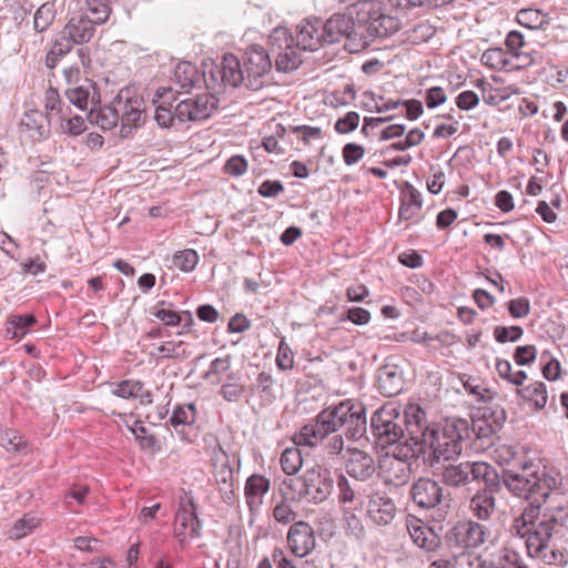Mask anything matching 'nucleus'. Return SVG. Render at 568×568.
Wrapping results in <instances>:
<instances>
[{
    "label": "nucleus",
    "instance_id": "obj_49",
    "mask_svg": "<svg viewBox=\"0 0 568 568\" xmlns=\"http://www.w3.org/2000/svg\"><path fill=\"white\" fill-rule=\"evenodd\" d=\"M480 417L485 424H488L493 428L499 430L506 420V412L498 405L485 406L480 409Z\"/></svg>",
    "mask_w": 568,
    "mask_h": 568
},
{
    "label": "nucleus",
    "instance_id": "obj_64",
    "mask_svg": "<svg viewBox=\"0 0 568 568\" xmlns=\"http://www.w3.org/2000/svg\"><path fill=\"white\" fill-rule=\"evenodd\" d=\"M247 166L248 164L244 156L233 155L226 161L224 171L230 175L241 176L247 171Z\"/></svg>",
    "mask_w": 568,
    "mask_h": 568
},
{
    "label": "nucleus",
    "instance_id": "obj_56",
    "mask_svg": "<svg viewBox=\"0 0 568 568\" xmlns=\"http://www.w3.org/2000/svg\"><path fill=\"white\" fill-rule=\"evenodd\" d=\"M359 114L355 111L347 112L343 118H339L335 124L334 129L339 134H347L357 129L359 124Z\"/></svg>",
    "mask_w": 568,
    "mask_h": 568
},
{
    "label": "nucleus",
    "instance_id": "obj_52",
    "mask_svg": "<svg viewBox=\"0 0 568 568\" xmlns=\"http://www.w3.org/2000/svg\"><path fill=\"white\" fill-rule=\"evenodd\" d=\"M39 525L37 517L24 515L17 520L11 529V538L20 539L30 534Z\"/></svg>",
    "mask_w": 568,
    "mask_h": 568
},
{
    "label": "nucleus",
    "instance_id": "obj_25",
    "mask_svg": "<svg viewBox=\"0 0 568 568\" xmlns=\"http://www.w3.org/2000/svg\"><path fill=\"white\" fill-rule=\"evenodd\" d=\"M503 479L504 470L500 475L493 465L486 462H476L474 481L484 483V487L478 489V491H485L488 495L495 497V495L498 494L504 486Z\"/></svg>",
    "mask_w": 568,
    "mask_h": 568
},
{
    "label": "nucleus",
    "instance_id": "obj_31",
    "mask_svg": "<svg viewBox=\"0 0 568 568\" xmlns=\"http://www.w3.org/2000/svg\"><path fill=\"white\" fill-rule=\"evenodd\" d=\"M176 84L185 91L201 88V73L195 64L187 61L179 62L174 70Z\"/></svg>",
    "mask_w": 568,
    "mask_h": 568
},
{
    "label": "nucleus",
    "instance_id": "obj_23",
    "mask_svg": "<svg viewBox=\"0 0 568 568\" xmlns=\"http://www.w3.org/2000/svg\"><path fill=\"white\" fill-rule=\"evenodd\" d=\"M142 100L139 98L126 99L123 101L121 97L116 98L121 120V135L128 136L132 128L140 125L142 121Z\"/></svg>",
    "mask_w": 568,
    "mask_h": 568
},
{
    "label": "nucleus",
    "instance_id": "obj_14",
    "mask_svg": "<svg viewBox=\"0 0 568 568\" xmlns=\"http://www.w3.org/2000/svg\"><path fill=\"white\" fill-rule=\"evenodd\" d=\"M476 462H462L459 464L439 465L437 474L442 485L452 488H460L474 481Z\"/></svg>",
    "mask_w": 568,
    "mask_h": 568
},
{
    "label": "nucleus",
    "instance_id": "obj_48",
    "mask_svg": "<svg viewBox=\"0 0 568 568\" xmlns=\"http://www.w3.org/2000/svg\"><path fill=\"white\" fill-rule=\"evenodd\" d=\"M338 489V500L342 504L353 503L357 496H361L359 487L352 484L344 475L339 474L336 479Z\"/></svg>",
    "mask_w": 568,
    "mask_h": 568
},
{
    "label": "nucleus",
    "instance_id": "obj_19",
    "mask_svg": "<svg viewBox=\"0 0 568 568\" xmlns=\"http://www.w3.org/2000/svg\"><path fill=\"white\" fill-rule=\"evenodd\" d=\"M345 470L348 476L358 481L371 479L375 471L376 465L372 455L359 449H351L349 457L345 463Z\"/></svg>",
    "mask_w": 568,
    "mask_h": 568
},
{
    "label": "nucleus",
    "instance_id": "obj_13",
    "mask_svg": "<svg viewBox=\"0 0 568 568\" xmlns=\"http://www.w3.org/2000/svg\"><path fill=\"white\" fill-rule=\"evenodd\" d=\"M323 21L318 18L305 19L296 26L294 44L304 51H316L326 43Z\"/></svg>",
    "mask_w": 568,
    "mask_h": 568
},
{
    "label": "nucleus",
    "instance_id": "obj_22",
    "mask_svg": "<svg viewBox=\"0 0 568 568\" xmlns=\"http://www.w3.org/2000/svg\"><path fill=\"white\" fill-rule=\"evenodd\" d=\"M376 386L384 396L392 397L404 388L402 369L393 364H386L378 368Z\"/></svg>",
    "mask_w": 568,
    "mask_h": 568
},
{
    "label": "nucleus",
    "instance_id": "obj_4",
    "mask_svg": "<svg viewBox=\"0 0 568 568\" xmlns=\"http://www.w3.org/2000/svg\"><path fill=\"white\" fill-rule=\"evenodd\" d=\"M334 484V473L329 468L314 465L303 475L283 480L281 491L285 498L295 501L321 504L332 494Z\"/></svg>",
    "mask_w": 568,
    "mask_h": 568
},
{
    "label": "nucleus",
    "instance_id": "obj_38",
    "mask_svg": "<svg viewBox=\"0 0 568 568\" xmlns=\"http://www.w3.org/2000/svg\"><path fill=\"white\" fill-rule=\"evenodd\" d=\"M143 388L144 384L140 381L124 379L114 385L112 394L124 399H132L143 396L151 397L150 392H146L145 395L142 394Z\"/></svg>",
    "mask_w": 568,
    "mask_h": 568
},
{
    "label": "nucleus",
    "instance_id": "obj_12",
    "mask_svg": "<svg viewBox=\"0 0 568 568\" xmlns=\"http://www.w3.org/2000/svg\"><path fill=\"white\" fill-rule=\"evenodd\" d=\"M212 464L214 468V478L219 486L222 499L231 504L234 499V468L231 466L229 454L221 445L213 450Z\"/></svg>",
    "mask_w": 568,
    "mask_h": 568
},
{
    "label": "nucleus",
    "instance_id": "obj_29",
    "mask_svg": "<svg viewBox=\"0 0 568 568\" xmlns=\"http://www.w3.org/2000/svg\"><path fill=\"white\" fill-rule=\"evenodd\" d=\"M242 64L243 63H241V61L232 53L223 55L220 64L221 70L219 72H222V81H224V85L235 88L243 83L246 87V77Z\"/></svg>",
    "mask_w": 568,
    "mask_h": 568
},
{
    "label": "nucleus",
    "instance_id": "obj_54",
    "mask_svg": "<svg viewBox=\"0 0 568 568\" xmlns=\"http://www.w3.org/2000/svg\"><path fill=\"white\" fill-rule=\"evenodd\" d=\"M231 367V356L226 355L225 357H217L213 359L210 364L209 371L205 374V378L215 377L212 379V383L217 384L221 382V374L227 372Z\"/></svg>",
    "mask_w": 568,
    "mask_h": 568
},
{
    "label": "nucleus",
    "instance_id": "obj_6",
    "mask_svg": "<svg viewBox=\"0 0 568 568\" xmlns=\"http://www.w3.org/2000/svg\"><path fill=\"white\" fill-rule=\"evenodd\" d=\"M490 536V530L483 524L466 519L459 520L447 530L444 540L450 551L467 552V549H477Z\"/></svg>",
    "mask_w": 568,
    "mask_h": 568
},
{
    "label": "nucleus",
    "instance_id": "obj_59",
    "mask_svg": "<svg viewBox=\"0 0 568 568\" xmlns=\"http://www.w3.org/2000/svg\"><path fill=\"white\" fill-rule=\"evenodd\" d=\"M536 475L540 483V491L537 495L546 500V498L549 496V491L557 487L558 481L555 476L548 475L544 470H540L539 464H536Z\"/></svg>",
    "mask_w": 568,
    "mask_h": 568
},
{
    "label": "nucleus",
    "instance_id": "obj_40",
    "mask_svg": "<svg viewBox=\"0 0 568 568\" xmlns=\"http://www.w3.org/2000/svg\"><path fill=\"white\" fill-rule=\"evenodd\" d=\"M300 445L285 448L281 455V467L286 475H295L303 465L302 452Z\"/></svg>",
    "mask_w": 568,
    "mask_h": 568
},
{
    "label": "nucleus",
    "instance_id": "obj_60",
    "mask_svg": "<svg viewBox=\"0 0 568 568\" xmlns=\"http://www.w3.org/2000/svg\"><path fill=\"white\" fill-rule=\"evenodd\" d=\"M507 308L511 317L514 318H523L529 315L530 313V303L527 297H518L510 300L507 303Z\"/></svg>",
    "mask_w": 568,
    "mask_h": 568
},
{
    "label": "nucleus",
    "instance_id": "obj_3",
    "mask_svg": "<svg viewBox=\"0 0 568 568\" xmlns=\"http://www.w3.org/2000/svg\"><path fill=\"white\" fill-rule=\"evenodd\" d=\"M412 406L419 405L410 403L406 405L403 413L400 407L393 403L385 404L376 409L371 416L367 440L381 449L396 446V449L399 450L402 439L407 436L405 445L410 447L408 440V423L410 420L407 414Z\"/></svg>",
    "mask_w": 568,
    "mask_h": 568
},
{
    "label": "nucleus",
    "instance_id": "obj_37",
    "mask_svg": "<svg viewBox=\"0 0 568 568\" xmlns=\"http://www.w3.org/2000/svg\"><path fill=\"white\" fill-rule=\"evenodd\" d=\"M87 13L90 20L95 24L105 23L112 12L110 0H85Z\"/></svg>",
    "mask_w": 568,
    "mask_h": 568
},
{
    "label": "nucleus",
    "instance_id": "obj_26",
    "mask_svg": "<svg viewBox=\"0 0 568 568\" xmlns=\"http://www.w3.org/2000/svg\"><path fill=\"white\" fill-rule=\"evenodd\" d=\"M352 417H348L347 425L344 429L345 436L349 440H359L365 437L367 439L369 427H367L366 408L362 403L354 402Z\"/></svg>",
    "mask_w": 568,
    "mask_h": 568
},
{
    "label": "nucleus",
    "instance_id": "obj_33",
    "mask_svg": "<svg viewBox=\"0 0 568 568\" xmlns=\"http://www.w3.org/2000/svg\"><path fill=\"white\" fill-rule=\"evenodd\" d=\"M469 509L478 520H489L496 509V499L485 491L480 493L477 490L470 499Z\"/></svg>",
    "mask_w": 568,
    "mask_h": 568
},
{
    "label": "nucleus",
    "instance_id": "obj_36",
    "mask_svg": "<svg viewBox=\"0 0 568 568\" xmlns=\"http://www.w3.org/2000/svg\"><path fill=\"white\" fill-rule=\"evenodd\" d=\"M517 394L525 400L532 403L536 409H542L547 404V387L542 382H536L517 389Z\"/></svg>",
    "mask_w": 568,
    "mask_h": 568
},
{
    "label": "nucleus",
    "instance_id": "obj_30",
    "mask_svg": "<svg viewBox=\"0 0 568 568\" xmlns=\"http://www.w3.org/2000/svg\"><path fill=\"white\" fill-rule=\"evenodd\" d=\"M50 119L38 110H30L21 120V126L30 132L33 140H41L50 133Z\"/></svg>",
    "mask_w": 568,
    "mask_h": 568
},
{
    "label": "nucleus",
    "instance_id": "obj_57",
    "mask_svg": "<svg viewBox=\"0 0 568 568\" xmlns=\"http://www.w3.org/2000/svg\"><path fill=\"white\" fill-rule=\"evenodd\" d=\"M62 99L57 89L49 88L44 94L45 115L51 120L55 112H61Z\"/></svg>",
    "mask_w": 568,
    "mask_h": 568
},
{
    "label": "nucleus",
    "instance_id": "obj_28",
    "mask_svg": "<svg viewBox=\"0 0 568 568\" xmlns=\"http://www.w3.org/2000/svg\"><path fill=\"white\" fill-rule=\"evenodd\" d=\"M270 486V479L260 474H253L246 479L244 495L250 509L262 505L263 497L268 491Z\"/></svg>",
    "mask_w": 568,
    "mask_h": 568
},
{
    "label": "nucleus",
    "instance_id": "obj_51",
    "mask_svg": "<svg viewBox=\"0 0 568 568\" xmlns=\"http://www.w3.org/2000/svg\"><path fill=\"white\" fill-rule=\"evenodd\" d=\"M158 352L162 358L185 359L189 352L183 347V342L169 341L158 347Z\"/></svg>",
    "mask_w": 568,
    "mask_h": 568
},
{
    "label": "nucleus",
    "instance_id": "obj_53",
    "mask_svg": "<svg viewBox=\"0 0 568 568\" xmlns=\"http://www.w3.org/2000/svg\"><path fill=\"white\" fill-rule=\"evenodd\" d=\"M523 334L524 329L518 325L496 326L494 328V337L500 344H505L507 342L515 343L521 338Z\"/></svg>",
    "mask_w": 568,
    "mask_h": 568
},
{
    "label": "nucleus",
    "instance_id": "obj_21",
    "mask_svg": "<svg viewBox=\"0 0 568 568\" xmlns=\"http://www.w3.org/2000/svg\"><path fill=\"white\" fill-rule=\"evenodd\" d=\"M64 95L69 103L73 104L79 110H85L89 103L91 108H95V105L100 103V94L97 84L90 79H84L81 84L69 88L65 90Z\"/></svg>",
    "mask_w": 568,
    "mask_h": 568
},
{
    "label": "nucleus",
    "instance_id": "obj_61",
    "mask_svg": "<svg viewBox=\"0 0 568 568\" xmlns=\"http://www.w3.org/2000/svg\"><path fill=\"white\" fill-rule=\"evenodd\" d=\"M365 154V149L357 143L349 142L343 146L342 155L346 165L356 164Z\"/></svg>",
    "mask_w": 568,
    "mask_h": 568
},
{
    "label": "nucleus",
    "instance_id": "obj_55",
    "mask_svg": "<svg viewBox=\"0 0 568 568\" xmlns=\"http://www.w3.org/2000/svg\"><path fill=\"white\" fill-rule=\"evenodd\" d=\"M132 433L142 449L150 452L159 449L156 438L153 435L148 434V429L143 425H136L132 428Z\"/></svg>",
    "mask_w": 568,
    "mask_h": 568
},
{
    "label": "nucleus",
    "instance_id": "obj_45",
    "mask_svg": "<svg viewBox=\"0 0 568 568\" xmlns=\"http://www.w3.org/2000/svg\"><path fill=\"white\" fill-rule=\"evenodd\" d=\"M480 61L490 69L500 70L510 64L508 53L500 48H490L484 51Z\"/></svg>",
    "mask_w": 568,
    "mask_h": 568
},
{
    "label": "nucleus",
    "instance_id": "obj_39",
    "mask_svg": "<svg viewBox=\"0 0 568 568\" xmlns=\"http://www.w3.org/2000/svg\"><path fill=\"white\" fill-rule=\"evenodd\" d=\"M171 306L172 304L166 301H159L150 313L165 326H178L182 322V315L172 310Z\"/></svg>",
    "mask_w": 568,
    "mask_h": 568
},
{
    "label": "nucleus",
    "instance_id": "obj_42",
    "mask_svg": "<svg viewBox=\"0 0 568 568\" xmlns=\"http://www.w3.org/2000/svg\"><path fill=\"white\" fill-rule=\"evenodd\" d=\"M204 69L201 73V84L211 92H220V90L224 87V81H222V72H216L221 70L220 64H204Z\"/></svg>",
    "mask_w": 568,
    "mask_h": 568
},
{
    "label": "nucleus",
    "instance_id": "obj_34",
    "mask_svg": "<svg viewBox=\"0 0 568 568\" xmlns=\"http://www.w3.org/2000/svg\"><path fill=\"white\" fill-rule=\"evenodd\" d=\"M534 559L538 560L539 568H568V550L561 547H548Z\"/></svg>",
    "mask_w": 568,
    "mask_h": 568
},
{
    "label": "nucleus",
    "instance_id": "obj_10",
    "mask_svg": "<svg viewBox=\"0 0 568 568\" xmlns=\"http://www.w3.org/2000/svg\"><path fill=\"white\" fill-rule=\"evenodd\" d=\"M203 524L199 518L196 504L191 494L184 493L179 501L175 514L173 535L181 546H184L187 538L194 539L202 536Z\"/></svg>",
    "mask_w": 568,
    "mask_h": 568
},
{
    "label": "nucleus",
    "instance_id": "obj_20",
    "mask_svg": "<svg viewBox=\"0 0 568 568\" xmlns=\"http://www.w3.org/2000/svg\"><path fill=\"white\" fill-rule=\"evenodd\" d=\"M407 530L413 542L427 552L437 551L442 545L440 537L420 519L414 518L407 524Z\"/></svg>",
    "mask_w": 568,
    "mask_h": 568
},
{
    "label": "nucleus",
    "instance_id": "obj_1",
    "mask_svg": "<svg viewBox=\"0 0 568 568\" xmlns=\"http://www.w3.org/2000/svg\"><path fill=\"white\" fill-rule=\"evenodd\" d=\"M327 44L345 40L344 49L351 53L365 50L374 39L386 38L398 31V19L382 12L372 0L348 6L344 12L332 14L323 21Z\"/></svg>",
    "mask_w": 568,
    "mask_h": 568
},
{
    "label": "nucleus",
    "instance_id": "obj_32",
    "mask_svg": "<svg viewBox=\"0 0 568 568\" xmlns=\"http://www.w3.org/2000/svg\"><path fill=\"white\" fill-rule=\"evenodd\" d=\"M36 323L37 318L33 314L10 315L6 322V338L18 341L23 338Z\"/></svg>",
    "mask_w": 568,
    "mask_h": 568
},
{
    "label": "nucleus",
    "instance_id": "obj_5",
    "mask_svg": "<svg viewBox=\"0 0 568 568\" xmlns=\"http://www.w3.org/2000/svg\"><path fill=\"white\" fill-rule=\"evenodd\" d=\"M337 415L336 405L324 408L294 435V444L308 447L322 444L326 437L339 430V416Z\"/></svg>",
    "mask_w": 568,
    "mask_h": 568
},
{
    "label": "nucleus",
    "instance_id": "obj_50",
    "mask_svg": "<svg viewBox=\"0 0 568 568\" xmlns=\"http://www.w3.org/2000/svg\"><path fill=\"white\" fill-rule=\"evenodd\" d=\"M517 17L519 23L529 29H540L547 23L546 16L537 9H523Z\"/></svg>",
    "mask_w": 568,
    "mask_h": 568
},
{
    "label": "nucleus",
    "instance_id": "obj_16",
    "mask_svg": "<svg viewBox=\"0 0 568 568\" xmlns=\"http://www.w3.org/2000/svg\"><path fill=\"white\" fill-rule=\"evenodd\" d=\"M287 544L291 551L300 558L311 554L315 548V536L311 525L303 520L294 523L287 532Z\"/></svg>",
    "mask_w": 568,
    "mask_h": 568
},
{
    "label": "nucleus",
    "instance_id": "obj_8",
    "mask_svg": "<svg viewBox=\"0 0 568 568\" xmlns=\"http://www.w3.org/2000/svg\"><path fill=\"white\" fill-rule=\"evenodd\" d=\"M242 60L247 89L258 91L270 83L268 74L272 69L270 51L260 44H253L244 51Z\"/></svg>",
    "mask_w": 568,
    "mask_h": 568
},
{
    "label": "nucleus",
    "instance_id": "obj_58",
    "mask_svg": "<svg viewBox=\"0 0 568 568\" xmlns=\"http://www.w3.org/2000/svg\"><path fill=\"white\" fill-rule=\"evenodd\" d=\"M537 357L535 345L517 346L514 353V361L519 366L530 365Z\"/></svg>",
    "mask_w": 568,
    "mask_h": 568
},
{
    "label": "nucleus",
    "instance_id": "obj_9",
    "mask_svg": "<svg viewBox=\"0 0 568 568\" xmlns=\"http://www.w3.org/2000/svg\"><path fill=\"white\" fill-rule=\"evenodd\" d=\"M519 473L504 469V487L515 497L531 499L540 491L539 478L536 475V463L531 459L520 464Z\"/></svg>",
    "mask_w": 568,
    "mask_h": 568
},
{
    "label": "nucleus",
    "instance_id": "obj_43",
    "mask_svg": "<svg viewBox=\"0 0 568 568\" xmlns=\"http://www.w3.org/2000/svg\"><path fill=\"white\" fill-rule=\"evenodd\" d=\"M72 45L73 44L67 39V36L60 34L47 53L45 65L49 69H54L61 58L71 51Z\"/></svg>",
    "mask_w": 568,
    "mask_h": 568
},
{
    "label": "nucleus",
    "instance_id": "obj_7",
    "mask_svg": "<svg viewBox=\"0 0 568 568\" xmlns=\"http://www.w3.org/2000/svg\"><path fill=\"white\" fill-rule=\"evenodd\" d=\"M294 37L287 28L277 27L268 37V51L275 60L276 71L288 73L296 70L302 63L301 57L296 51Z\"/></svg>",
    "mask_w": 568,
    "mask_h": 568
},
{
    "label": "nucleus",
    "instance_id": "obj_11",
    "mask_svg": "<svg viewBox=\"0 0 568 568\" xmlns=\"http://www.w3.org/2000/svg\"><path fill=\"white\" fill-rule=\"evenodd\" d=\"M409 497L417 508L430 510L442 505L445 499H449V494H445L440 481L432 477H419L410 485Z\"/></svg>",
    "mask_w": 568,
    "mask_h": 568
},
{
    "label": "nucleus",
    "instance_id": "obj_46",
    "mask_svg": "<svg viewBox=\"0 0 568 568\" xmlns=\"http://www.w3.org/2000/svg\"><path fill=\"white\" fill-rule=\"evenodd\" d=\"M173 265L182 272H191L199 263V254L193 248L176 252L172 258Z\"/></svg>",
    "mask_w": 568,
    "mask_h": 568
},
{
    "label": "nucleus",
    "instance_id": "obj_27",
    "mask_svg": "<svg viewBox=\"0 0 568 568\" xmlns=\"http://www.w3.org/2000/svg\"><path fill=\"white\" fill-rule=\"evenodd\" d=\"M196 420V407L193 403L176 405L169 419V424L175 429L180 438L185 442H191L190 437L185 434L184 428L191 426Z\"/></svg>",
    "mask_w": 568,
    "mask_h": 568
},
{
    "label": "nucleus",
    "instance_id": "obj_18",
    "mask_svg": "<svg viewBox=\"0 0 568 568\" xmlns=\"http://www.w3.org/2000/svg\"><path fill=\"white\" fill-rule=\"evenodd\" d=\"M394 500L385 493L374 491L368 495L367 516L379 526H386L393 521L396 515Z\"/></svg>",
    "mask_w": 568,
    "mask_h": 568
},
{
    "label": "nucleus",
    "instance_id": "obj_44",
    "mask_svg": "<svg viewBox=\"0 0 568 568\" xmlns=\"http://www.w3.org/2000/svg\"><path fill=\"white\" fill-rule=\"evenodd\" d=\"M409 448L407 445H403V447L399 448L397 453H395V457L397 460V468L398 471L395 474L394 478L386 479L387 483H393L396 486L403 485L407 483L409 475H410V464L407 463L409 458H413L410 456V452L408 453V457H405L404 454L407 452L406 449Z\"/></svg>",
    "mask_w": 568,
    "mask_h": 568
},
{
    "label": "nucleus",
    "instance_id": "obj_63",
    "mask_svg": "<svg viewBox=\"0 0 568 568\" xmlns=\"http://www.w3.org/2000/svg\"><path fill=\"white\" fill-rule=\"evenodd\" d=\"M341 322L351 321L355 325H366L371 321V313L363 307H351L346 314L339 317Z\"/></svg>",
    "mask_w": 568,
    "mask_h": 568
},
{
    "label": "nucleus",
    "instance_id": "obj_17",
    "mask_svg": "<svg viewBox=\"0 0 568 568\" xmlns=\"http://www.w3.org/2000/svg\"><path fill=\"white\" fill-rule=\"evenodd\" d=\"M423 209L422 193L409 182H404L399 194L398 222L418 223Z\"/></svg>",
    "mask_w": 568,
    "mask_h": 568
},
{
    "label": "nucleus",
    "instance_id": "obj_2",
    "mask_svg": "<svg viewBox=\"0 0 568 568\" xmlns=\"http://www.w3.org/2000/svg\"><path fill=\"white\" fill-rule=\"evenodd\" d=\"M408 440L410 447L404 454L423 463L437 474L442 460L454 459L463 450V440L469 436L468 423L465 419H453L440 428L427 420V414L420 406L408 409Z\"/></svg>",
    "mask_w": 568,
    "mask_h": 568
},
{
    "label": "nucleus",
    "instance_id": "obj_35",
    "mask_svg": "<svg viewBox=\"0 0 568 568\" xmlns=\"http://www.w3.org/2000/svg\"><path fill=\"white\" fill-rule=\"evenodd\" d=\"M90 121L94 122L103 130L113 129L118 122L120 121L119 109L116 104V99L113 102L112 106L103 108L98 112H94V108L90 110Z\"/></svg>",
    "mask_w": 568,
    "mask_h": 568
},
{
    "label": "nucleus",
    "instance_id": "obj_47",
    "mask_svg": "<svg viewBox=\"0 0 568 568\" xmlns=\"http://www.w3.org/2000/svg\"><path fill=\"white\" fill-rule=\"evenodd\" d=\"M55 17L54 4L50 2L43 3L34 13L33 27L37 32L45 31Z\"/></svg>",
    "mask_w": 568,
    "mask_h": 568
},
{
    "label": "nucleus",
    "instance_id": "obj_41",
    "mask_svg": "<svg viewBox=\"0 0 568 568\" xmlns=\"http://www.w3.org/2000/svg\"><path fill=\"white\" fill-rule=\"evenodd\" d=\"M190 100L192 110L194 112L193 118H195L196 121L210 118L212 111L216 109L217 100L213 97V94L196 95L195 98H190Z\"/></svg>",
    "mask_w": 568,
    "mask_h": 568
},
{
    "label": "nucleus",
    "instance_id": "obj_15",
    "mask_svg": "<svg viewBox=\"0 0 568 568\" xmlns=\"http://www.w3.org/2000/svg\"><path fill=\"white\" fill-rule=\"evenodd\" d=\"M557 525L558 520L551 516L550 518L538 521V525L530 530L525 540L526 551L529 558L538 557L542 550L549 547Z\"/></svg>",
    "mask_w": 568,
    "mask_h": 568
},
{
    "label": "nucleus",
    "instance_id": "obj_62",
    "mask_svg": "<svg viewBox=\"0 0 568 568\" xmlns=\"http://www.w3.org/2000/svg\"><path fill=\"white\" fill-rule=\"evenodd\" d=\"M276 365L282 371L292 369L294 365L293 352L284 341L278 345Z\"/></svg>",
    "mask_w": 568,
    "mask_h": 568
},
{
    "label": "nucleus",
    "instance_id": "obj_24",
    "mask_svg": "<svg viewBox=\"0 0 568 568\" xmlns=\"http://www.w3.org/2000/svg\"><path fill=\"white\" fill-rule=\"evenodd\" d=\"M95 32V24L90 20L89 16L79 14L72 17L63 28L61 34L72 44H82L91 40Z\"/></svg>",
    "mask_w": 568,
    "mask_h": 568
}]
</instances>
